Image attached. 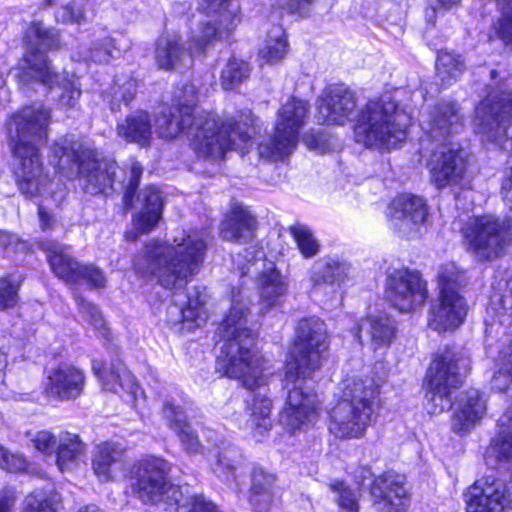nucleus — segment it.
<instances>
[{
  "label": "nucleus",
  "instance_id": "1",
  "mask_svg": "<svg viewBox=\"0 0 512 512\" xmlns=\"http://www.w3.org/2000/svg\"><path fill=\"white\" fill-rule=\"evenodd\" d=\"M328 348L326 324L317 317L301 319L285 365L284 385L288 395L279 421L290 434L305 432L318 422L322 402L309 385Z\"/></svg>",
  "mask_w": 512,
  "mask_h": 512
},
{
  "label": "nucleus",
  "instance_id": "2",
  "mask_svg": "<svg viewBox=\"0 0 512 512\" xmlns=\"http://www.w3.org/2000/svg\"><path fill=\"white\" fill-rule=\"evenodd\" d=\"M50 164L54 166L56 173L66 179L79 178L80 184L87 193L92 195L106 192L112 189L118 181L125 188L124 205L133 207V196L138 188L143 172L142 166L137 161L130 164L129 177L118 178L117 170L120 169L116 162L101 158L100 153L87 141L77 140L73 135H66L57 139L51 147Z\"/></svg>",
  "mask_w": 512,
  "mask_h": 512
},
{
  "label": "nucleus",
  "instance_id": "3",
  "mask_svg": "<svg viewBox=\"0 0 512 512\" xmlns=\"http://www.w3.org/2000/svg\"><path fill=\"white\" fill-rule=\"evenodd\" d=\"M50 122V110L39 104L23 106L6 120L16 182L28 198L40 194L49 183L40 149L48 140Z\"/></svg>",
  "mask_w": 512,
  "mask_h": 512
},
{
  "label": "nucleus",
  "instance_id": "4",
  "mask_svg": "<svg viewBox=\"0 0 512 512\" xmlns=\"http://www.w3.org/2000/svg\"><path fill=\"white\" fill-rule=\"evenodd\" d=\"M206 230L182 231L172 242L150 240L134 257L133 267L152 276L165 289L186 285L202 266L208 245Z\"/></svg>",
  "mask_w": 512,
  "mask_h": 512
},
{
  "label": "nucleus",
  "instance_id": "5",
  "mask_svg": "<svg viewBox=\"0 0 512 512\" xmlns=\"http://www.w3.org/2000/svg\"><path fill=\"white\" fill-rule=\"evenodd\" d=\"M249 303L243 290L232 291L231 308L218 327L217 333L224 343L216 359V370L254 390L267 384V376L263 373L262 357L254 348L255 334L246 326Z\"/></svg>",
  "mask_w": 512,
  "mask_h": 512
},
{
  "label": "nucleus",
  "instance_id": "6",
  "mask_svg": "<svg viewBox=\"0 0 512 512\" xmlns=\"http://www.w3.org/2000/svg\"><path fill=\"white\" fill-rule=\"evenodd\" d=\"M160 138L174 139L183 132L192 136L191 145L199 157L221 159L230 149H241L252 137L251 127L233 119L223 123L218 115L203 111L197 116L185 115L175 106H163L156 117Z\"/></svg>",
  "mask_w": 512,
  "mask_h": 512
},
{
  "label": "nucleus",
  "instance_id": "7",
  "mask_svg": "<svg viewBox=\"0 0 512 512\" xmlns=\"http://www.w3.org/2000/svg\"><path fill=\"white\" fill-rule=\"evenodd\" d=\"M25 38L28 50L20 63L22 75L18 77L22 81L35 80L52 92L60 108H73L77 104L80 95V83L75 75L57 74L44 51L58 49L60 47V35L55 28H47L42 22H33L28 27Z\"/></svg>",
  "mask_w": 512,
  "mask_h": 512
},
{
  "label": "nucleus",
  "instance_id": "8",
  "mask_svg": "<svg viewBox=\"0 0 512 512\" xmlns=\"http://www.w3.org/2000/svg\"><path fill=\"white\" fill-rule=\"evenodd\" d=\"M380 388L372 378L344 383L341 397L329 411L328 430L336 438H362L376 420Z\"/></svg>",
  "mask_w": 512,
  "mask_h": 512
},
{
  "label": "nucleus",
  "instance_id": "9",
  "mask_svg": "<svg viewBox=\"0 0 512 512\" xmlns=\"http://www.w3.org/2000/svg\"><path fill=\"white\" fill-rule=\"evenodd\" d=\"M410 117L398 108L391 95L369 100L356 118L354 136L368 148L393 149L406 138Z\"/></svg>",
  "mask_w": 512,
  "mask_h": 512
},
{
  "label": "nucleus",
  "instance_id": "10",
  "mask_svg": "<svg viewBox=\"0 0 512 512\" xmlns=\"http://www.w3.org/2000/svg\"><path fill=\"white\" fill-rule=\"evenodd\" d=\"M501 194L510 209L505 220L494 215L472 217L461 230L468 250L481 260L497 258L512 240V168L505 173Z\"/></svg>",
  "mask_w": 512,
  "mask_h": 512
},
{
  "label": "nucleus",
  "instance_id": "11",
  "mask_svg": "<svg viewBox=\"0 0 512 512\" xmlns=\"http://www.w3.org/2000/svg\"><path fill=\"white\" fill-rule=\"evenodd\" d=\"M469 369L470 360L461 351L446 349L435 357L427 371L425 408L429 414L437 415L452 407V391Z\"/></svg>",
  "mask_w": 512,
  "mask_h": 512
},
{
  "label": "nucleus",
  "instance_id": "12",
  "mask_svg": "<svg viewBox=\"0 0 512 512\" xmlns=\"http://www.w3.org/2000/svg\"><path fill=\"white\" fill-rule=\"evenodd\" d=\"M309 104L292 97L278 111L273 137L259 145L262 157L281 160L289 156L297 147L300 130L305 125Z\"/></svg>",
  "mask_w": 512,
  "mask_h": 512
},
{
  "label": "nucleus",
  "instance_id": "13",
  "mask_svg": "<svg viewBox=\"0 0 512 512\" xmlns=\"http://www.w3.org/2000/svg\"><path fill=\"white\" fill-rule=\"evenodd\" d=\"M473 127L490 142L503 146L510 141L512 149V92L491 91L476 106Z\"/></svg>",
  "mask_w": 512,
  "mask_h": 512
},
{
  "label": "nucleus",
  "instance_id": "14",
  "mask_svg": "<svg viewBox=\"0 0 512 512\" xmlns=\"http://www.w3.org/2000/svg\"><path fill=\"white\" fill-rule=\"evenodd\" d=\"M170 464L163 458L147 456L134 466L132 490L144 504H156L169 491L175 495L178 490L173 487L168 475Z\"/></svg>",
  "mask_w": 512,
  "mask_h": 512
},
{
  "label": "nucleus",
  "instance_id": "15",
  "mask_svg": "<svg viewBox=\"0 0 512 512\" xmlns=\"http://www.w3.org/2000/svg\"><path fill=\"white\" fill-rule=\"evenodd\" d=\"M216 40L219 38L204 37L201 24L199 33L192 36L190 46L186 49L178 33L166 31L156 41L155 62L159 69L167 71L186 67L191 63L193 56L202 54L206 47Z\"/></svg>",
  "mask_w": 512,
  "mask_h": 512
},
{
  "label": "nucleus",
  "instance_id": "16",
  "mask_svg": "<svg viewBox=\"0 0 512 512\" xmlns=\"http://www.w3.org/2000/svg\"><path fill=\"white\" fill-rule=\"evenodd\" d=\"M41 248L45 251L54 274L66 283L76 284L85 281L93 288L105 286L106 279L103 272L94 265L77 262L68 254L67 246L46 240L41 243Z\"/></svg>",
  "mask_w": 512,
  "mask_h": 512
},
{
  "label": "nucleus",
  "instance_id": "17",
  "mask_svg": "<svg viewBox=\"0 0 512 512\" xmlns=\"http://www.w3.org/2000/svg\"><path fill=\"white\" fill-rule=\"evenodd\" d=\"M431 182L439 189L459 185L467 169L466 152L449 142L436 144L427 162Z\"/></svg>",
  "mask_w": 512,
  "mask_h": 512
},
{
  "label": "nucleus",
  "instance_id": "18",
  "mask_svg": "<svg viewBox=\"0 0 512 512\" xmlns=\"http://www.w3.org/2000/svg\"><path fill=\"white\" fill-rule=\"evenodd\" d=\"M386 298L400 312H410L422 306L427 298L425 281L419 273L399 269L386 278Z\"/></svg>",
  "mask_w": 512,
  "mask_h": 512
},
{
  "label": "nucleus",
  "instance_id": "19",
  "mask_svg": "<svg viewBox=\"0 0 512 512\" xmlns=\"http://www.w3.org/2000/svg\"><path fill=\"white\" fill-rule=\"evenodd\" d=\"M387 215L391 228L403 236H411L426 223L429 208L423 198L412 194H401L391 201Z\"/></svg>",
  "mask_w": 512,
  "mask_h": 512
},
{
  "label": "nucleus",
  "instance_id": "20",
  "mask_svg": "<svg viewBox=\"0 0 512 512\" xmlns=\"http://www.w3.org/2000/svg\"><path fill=\"white\" fill-rule=\"evenodd\" d=\"M370 494L378 512H407L410 497L405 487V477L393 472L374 479Z\"/></svg>",
  "mask_w": 512,
  "mask_h": 512
},
{
  "label": "nucleus",
  "instance_id": "21",
  "mask_svg": "<svg viewBox=\"0 0 512 512\" xmlns=\"http://www.w3.org/2000/svg\"><path fill=\"white\" fill-rule=\"evenodd\" d=\"M317 121L326 125H343L350 120L356 108L353 91L343 85L327 87L317 101Z\"/></svg>",
  "mask_w": 512,
  "mask_h": 512
},
{
  "label": "nucleus",
  "instance_id": "22",
  "mask_svg": "<svg viewBox=\"0 0 512 512\" xmlns=\"http://www.w3.org/2000/svg\"><path fill=\"white\" fill-rule=\"evenodd\" d=\"M468 313L465 298L459 292L439 293L428 314V326L438 332H452L464 322Z\"/></svg>",
  "mask_w": 512,
  "mask_h": 512
},
{
  "label": "nucleus",
  "instance_id": "23",
  "mask_svg": "<svg viewBox=\"0 0 512 512\" xmlns=\"http://www.w3.org/2000/svg\"><path fill=\"white\" fill-rule=\"evenodd\" d=\"M463 128V117L455 102L443 101L434 106L423 119V129L436 144L449 143V138Z\"/></svg>",
  "mask_w": 512,
  "mask_h": 512
},
{
  "label": "nucleus",
  "instance_id": "24",
  "mask_svg": "<svg viewBox=\"0 0 512 512\" xmlns=\"http://www.w3.org/2000/svg\"><path fill=\"white\" fill-rule=\"evenodd\" d=\"M207 15H215L214 21L203 24V35L226 40L241 22L240 6L234 0H204L201 4Z\"/></svg>",
  "mask_w": 512,
  "mask_h": 512
},
{
  "label": "nucleus",
  "instance_id": "25",
  "mask_svg": "<svg viewBox=\"0 0 512 512\" xmlns=\"http://www.w3.org/2000/svg\"><path fill=\"white\" fill-rule=\"evenodd\" d=\"M84 386V372L73 365L64 364L49 372L45 393L61 401L74 400L82 394Z\"/></svg>",
  "mask_w": 512,
  "mask_h": 512
},
{
  "label": "nucleus",
  "instance_id": "26",
  "mask_svg": "<svg viewBox=\"0 0 512 512\" xmlns=\"http://www.w3.org/2000/svg\"><path fill=\"white\" fill-rule=\"evenodd\" d=\"M486 413V400L477 389L465 391L459 399L451 418V428L464 434L475 428Z\"/></svg>",
  "mask_w": 512,
  "mask_h": 512
},
{
  "label": "nucleus",
  "instance_id": "27",
  "mask_svg": "<svg viewBox=\"0 0 512 512\" xmlns=\"http://www.w3.org/2000/svg\"><path fill=\"white\" fill-rule=\"evenodd\" d=\"M397 325L386 314L370 315L360 319L353 333L360 343L369 342L374 349L389 346L396 337Z\"/></svg>",
  "mask_w": 512,
  "mask_h": 512
},
{
  "label": "nucleus",
  "instance_id": "28",
  "mask_svg": "<svg viewBox=\"0 0 512 512\" xmlns=\"http://www.w3.org/2000/svg\"><path fill=\"white\" fill-rule=\"evenodd\" d=\"M161 415L165 424L177 435L187 452L196 453L200 450L201 444L198 435L189 423L185 411L176 400H164Z\"/></svg>",
  "mask_w": 512,
  "mask_h": 512
},
{
  "label": "nucleus",
  "instance_id": "29",
  "mask_svg": "<svg viewBox=\"0 0 512 512\" xmlns=\"http://www.w3.org/2000/svg\"><path fill=\"white\" fill-rule=\"evenodd\" d=\"M256 218L242 205L235 204L221 223V236L224 240L248 243L255 237Z\"/></svg>",
  "mask_w": 512,
  "mask_h": 512
},
{
  "label": "nucleus",
  "instance_id": "30",
  "mask_svg": "<svg viewBox=\"0 0 512 512\" xmlns=\"http://www.w3.org/2000/svg\"><path fill=\"white\" fill-rule=\"evenodd\" d=\"M350 265L334 259H323L314 263L310 273L311 292L319 294L329 287L335 291L348 277Z\"/></svg>",
  "mask_w": 512,
  "mask_h": 512
},
{
  "label": "nucleus",
  "instance_id": "31",
  "mask_svg": "<svg viewBox=\"0 0 512 512\" xmlns=\"http://www.w3.org/2000/svg\"><path fill=\"white\" fill-rule=\"evenodd\" d=\"M92 467L100 481L114 479L125 469L124 450L114 443L98 445L93 455Z\"/></svg>",
  "mask_w": 512,
  "mask_h": 512
},
{
  "label": "nucleus",
  "instance_id": "32",
  "mask_svg": "<svg viewBox=\"0 0 512 512\" xmlns=\"http://www.w3.org/2000/svg\"><path fill=\"white\" fill-rule=\"evenodd\" d=\"M92 370L103 387L109 391L118 392V388L129 394H135L137 391L138 386L134 376L118 359L112 361L109 367H106L101 361L93 360Z\"/></svg>",
  "mask_w": 512,
  "mask_h": 512
},
{
  "label": "nucleus",
  "instance_id": "33",
  "mask_svg": "<svg viewBox=\"0 0 512 512\" xmlns=\"http://www.w3.org/2000/svg\"><path fill=\"white\" fill-rule=\"evenodd\" d=\"M141 210L134 218L135 229L141 233H149L159 222L163 210L161 191L155 186H148L138 195Z\"/></svg>",
  "mask_w": 512,
  "mask_h": 512
},
{
  "label": "nucleus",
  "instance_id": "34",
  "mask_svg": "<svg viewBox=\"0 0 512 512\" xmlns=\"http://www.w3.org/2000/svg\"><path fill=\"white\" fill-rule=\"evenodd\" d=\"M117 135L128 143H135L140 147H148L153 139V130L150 116L145 111H136L128 115L116 126Z\"/></svg>",
  "mask_w": 512,
  "mask_h": 512
},
{
  "label": "nucleus",
  "instance_id": "35",
  "mask_svg": "<svg viewBox=\"0 0 512 512\" xmlns=\"http://www.w3.org/2000/svg\"><path fill=\"white\" fill-rule=\"evenodd\" d=\"M205 303V296L195 288L194 292L188 296L186 307L177 304H172L168 307V320L173 324H186L188 329L199 327L207 320Z\"/></svg>",
  "mask_w": 512,
  "mask_h": 512
},
{
  "label": "nucleus",
  "instance_id": "36",
  "mask_svg": "<svg viewBox=\"0 0 512 512\" xmlns=\"http://www.w3.org/2000/svg\"><path fill=\"white\" fill-rule=\"evenodd\" d=\"M258 286L260 299L265 307L279 306L284 302L288 284L273 264L259 275Z\"/></svg>",
  "mask_w": 512,
  "mask_h": 512
},
{
  "label": "nucleus",
  "instance_id": "37",
  "mask_svg": "<svg viewBox=\"0 0 512 512\" xmlns=\"http://www.w3.org/2000/svg\"><path fill=\"white\" fill-rule=\"evenodd\" d=\"M85 446L79 436L69 432H60L55 450L56 465L60 471H70L76 467L84 453Z\"/></svg>",
  "mask_w": 512,
  "mask_h": 512
},
{
  "label": "nucleus",
  "instance_id": "38",
  "mask_svg": "<svg viewBox=\"0 0 512 512\" xmlns=\"http://www.w3.org/2000/svg\"><path fill=\"white\" fill-rule=\"evenodd\" d=\"M274 482V475L266 473L261 467H254L249 501L255 512H267L272 500L271 488Z\"/></svg>",
  "mask_w": 512,
  "mask_h": 512
},
{
  "label": "nucleus",
  "instance_id": "39",
  "mask_svg": "<svg viewBox=\"0 0 512 512\" xmlns=\"http://www.w3.org/2000/svg\"><path fill=\"white\" fill-rule=\"evenodd\" d=\"M436 79L442 87H448L458 81L465 70L461 55L441 50L436 59Z\"/></svg>",
  "mask_w": 512,
  "mask_h": 512
},
{
  "label": "nucleus",
  "instance_id": "40",
  "mask_svg": "<svg viewBox=\"0 0 512 512\" xmlns=\"http://www.w3.org/2000/svg\"><path fill=\"white\" fill-rule=\"evenodd\" d=\"M288 52V42L284 29L274 25L268 32L264 46L259 51L261 61L266 64L280 62Z\"/></svg>",
  "mask_w": 512,
  "mask_h": 512
},
{
  "label": "nucleus",
  "instance_id": "41",
  "mask_svg": "<svg viewBox=\"0 0 512 512\" xmlns=\"http://www.w3.org/2000/svg\"><path fill=\"white\" fill-rule=\"evenodd\" d=\"M249 410L251 422L260 434L271 429L272 401L266 393L258 392L254 394Z\"/></svg>",
  "mask_w": 512,
  "mask_h": 512
},
{
  "label": "nucleus",
  "instance_id": "42",
  "mask_svg": "<svg viewBox=\"0 0 512 512\" xmlns=\"http://www.w3.org/2000/svg\"><path fill=\"white\" fill-rule=\"evenodd\" d=\"M61 499L54 491L35 490L24 501V512H61Z\"/></svg>",
  "mask_w": 512,
  "mask_h": 512
},
{
  "label": "nucleus",
  "instance_id": "43",
  "mask_svg": "<svg viewBox=\"0 0 512 512\" xmlns=\"http://www.w3.org/2000/svg\"><path fill=\"white\" fill-rule=\"evenodd\" d=\"M512 387V339L500 351L498 370L492 378V388L505 392Z\"/></svg>",
  "mask_w": 512,
  "mask_h": 512
},
{
  "label": "nucleus",
  "instance_id": "44",
  "mask_svg": "<svg viewBox=\"0 0 512 512\" xmlns=\"http://www.w3.org/2000/svg\"><path fill=\"white\" fill-rule=\"evenodd\" d=\"M250 75V66L247 62L231 58L222 69L220 83L224 90H234L240 86Z\"/></svg>",
  "mask_w": 512,
  "mask_h": 512
},
{
  "label": "nucleus",
  "instance_id": "45",
  "mask_svg": "<svg viewBox=\"0 0 512 512\" xmlns=\"http://www.w3.org/2000/svg\"><path fill=\"white\" fill-rule=\"evenodd\" d=\"M216 458V463L213 465L214 473L218 478L229 481L241 460L240 450L229 444L217 452Z\"/></svg>",
  "mask_w": 512,
  "mask_h": 512
},
{
  "label": "nucleus",
  "instance_id": "46",
  "mask_svg": "<svg viewBox=\"0 0 512 512\" xmlns=\"http://www.w3.org/2000/svg\"><path fill=\"white\" fill-rule=\"evenodd\" d=\"M289 232L305 258L314 257L319 252L320 244L308 226L297 223L290 226Z\"/></svg>",
  "mask_w": 512,
  "mask_h": 512
},
{
  "label": "nucleus",
  "instance_id": "47",
  "mask_svg": "<svg viewBox=\"0 0 512 512\" xmlns=\"http://www.w3.org/2000/svg\"><path fill=\"white\" fill-rule=\"evenodd\" d=\"M87 0H71L60 6L55 12V19L62 24L82 25L87 21Z\"/></svg>",
  "mask_w": 512,
  "mask_h": 512
},
{
  "label": "nucleus",
  "instance_id": "48",
  "mask_svg": "<svg viewBox=\"0 0 512 512\" xmlns=\"http://www.w3.org/2000/svg\"><path fill=\"white\" fill-rule=\"evenodd\" d=\"M197 100L196 86L192 83H185L176 89L172 99V105L175 106V110L182 111L185 115H191L193 118V116H197V114L203 112H199L196 109Z\"/></svg>",
  "mask_w": 512,
  "mask_h": 512
},
{
  "label": "nucleus",
  "instance_id": "49",
  "mask_svg": "<svg viewBox=\"0 0 512 512\" xmlns=\"http://www.w3.org/2000/svg\"><path fill=\"white\" fill-rule=\"evenodd\" d=\"M500 17L493 24L495 35L506 45H512V0H496Z\"/></svg>",
  "mask_w": 512,
  "mask_h": 512
},
{
  "label": "nucleus",
  "instance_id": "50",
  "mask_svg": "<svg viewBox=\"0 0 512 512\" xmlns=\"http://www.w3.org/2000/svg\"><path fill=\"white\" fill-rule=\"evenodd\" d=\"M136 94V81L133 79L125 80L122 84L115 82L110 92L105 96V100L110 103L112 111L119 110L121 105L127 106Z\"/></svg>",
  "mask_w": 512,
  "mask_h": 512
},
{
  "label": "nucleus",
  "instance_id": "51",
  "mask_svg": "<svg viewBox=\"0 0 512 512\" xmlns=\"http://www.w3.org/2000/svg\"><path fill=\"white\" fill-rule=\"evenodd\" d=\"M115 39L110 36L95 39L87 51L85 60L95 63H108L115 58V52H118Z\"/></svg>",
  "mask_w": 512,
  "mask_h": 512
},
{
  "label": "nucleus",
  "instance_id": "52",
  "mask_svg": "<svg viewBox=\"0 0 512 512\" xmlns=\"http://www.w3.org/2000/svg\"><path fill=\"white\" fill-rule=\"evenodd\" d=\"M439 293L458 292V288L465 282L464 273L454 263H447L439 268Z\"/></svg>",
  "mask_w": 512,
  "mask_h": 512
},
{
  "label": "nucleus",
  "instance_id": "53",
  "mask_svg": "<svg viewBox=\"0 0 512 512\" xmlns=\"http://www.w3.org/2000/svg\"><path fill=\"white\" fill-rule=\"evenodd\" d=\"M21 281L20 276L13 274L0 278V311L17 304Z\"/></svg>",
  "mask_w": 512,
  "mask_h": 512
},
{
  "label": "nucleus",
  "instance_id": "54",
  "mask_svg": "<svg viewBox=\"0 0 512 512\" xmlns=\"http://www.w3.org/2000/svg\"><path fill=\"white\" fill-rule=\"evenodd\" d=\"M78 307L83 319L90 323L102 336H106V323L99 309L94 304L84 299L78 301Z\"/></svg>",
  "mask_w": 512,
  "mask_h": 512
},
{
  "label": "nucleus",
  "instance_id": "55",
  "mask_svg": "<svg viewBox=\"0 0 512 512\" xmlns=\"http://www.w3.org/2000/svg\"><path fill=\"white\" fill-rule=\"evenodd\" d=\"M330 488L333 491L339 492V505L346 509L348 512H358L359 505H358V494L344 486V483L341 481H336L330 485Z\"/></svg>",
  "mask_w": 512,
  "mask_h": 512
},
{
  "label": "nucleus",
  "instance_id": "56",
  "mask_svg": "<svg viewBox=\"0 0 512 512\" xmlns=\"http://www.w3.org/2000/svg\"><path fill=\"white\" fill-rule=\"evenodd\" d=\"M58 439L59 434L56 436L50 431L42 430L37 432L31 441L38 451L47 455H53L58 446Z\"/></svg>",
  "mask_w": 512,
  "mask_h": 512
},
{
  "label": "nucleus",
  "instance_id": "57",
  "mask_svg": "<svg viewBox=\"0 0 512 512\" xmlns=\"http://www.w3.org/2000/svg\"><path fill=\"white\" fill-rule=\"evenodd\" d=\"M0 467L9 472H20L26 468V460L19 454H12L0 445Z\"/></svg>",
  "mask_w": 512,
  "mask_h": 512
},
{
  "label": "nucleus",
  "instance_id": "58",
  "mask_svg": "<svg viewBox=\"0 0 512 512\" xmlns=\"http://www.w3.org/2000/svg\"><path fill=\"white\" fill-rule=\"evenodd\" d=\"M460 0H429L430 8L425 12V18L428 24L434 25L437 11H447L456 6Z\"/></svg>",
  "mask_w": 512,
  "mask_h": 512
},
{
  "label": "nucleus",
  "instance_id": "59",
  "mask_svg": "<svg viewBox=\"0 0 512 512\" xmlns=\"http://www.w3.org/2000/svg\"><path fill=\"white\" fill-rule=\"evenodd\" d=\"M189 512H218L216 506L202 495L191 498Z\"/></svg>",
  "mask_w": 512,
  "mask_h": 512
},
{
  "label": "nucleus",
  "instance_id": "60",
  "mask_svg": "<svg viewBox=\"0 0 512 512\" xmlns=\"http://www.w3.org/2000/svg\"><path fill=\"white\" fill-rule=\"evenodd\" d=\"M244 251L246 253L244 256L238 254L237 258L234 259V262L238 264V269L241 271L242 275H246L250 272L249 264L258 259V254H260V252H257L256 255H252L250 258H248V254L250 255L251 253L248 251V249H245Z\"/></svg>",
  "mask_w": 512,
  "mask_h": 512
},
{
  "label": "nucleus",
  "instance_id": "61",
  "mask_svg": "<svg viewBox=\"0 0 512 512\" xmlns=\"http://www.w3.org/2000/svg\"><path fill=\"white\" fill-rule=\"evenodd\" d=\"M302 141L310 150L323 151L322 137L318 134L306 133L303 135Z\"/></svg>",
  "mask_w": 512,
  "mask_h": 512
},
{
  "label": "nucleus",
  "instance_id": "62",
  "mask_svg": "<svg viewBox=\"0 0 512 512\" xmlns=\"http://www.w3.org/2000/svg\"><path fill=\"white\" fill-rule=\"evenodd\" d=\"M38 215H39V221H40V226H41L42 230L46 231L47 229L51 228L54 220L46 212V210L44 208H42V207L38 208Z\"/></svg>",
  "mask_w": 512,
  "mask_h": 512
},
{
  "label": "nucleus",
  "instance_id": "63",
  "mask_svg": "<svg viewBox=\"0 0 512 512\" xmlns=\"http://www.w3.org/2000/svg\"><path fill=\"white\" fill-rule=\"evenodd\" d=\"M359 476H356V482L359 486L364 485V480L371 477V471L369 468L361 467L358 470Z\"/></svg>",
  "mask_w": 512,
  "mask_h": 512
},
{
  "label": "nucleus",
  "instance_id": "64",
  "mask_svg": "<svg viewBox=\"0 0 512 512\" xmlns=\"http://www.w3.org/2000/svg\"><path fill=\"white\" fill-rule=\"evenodd\" d=\"M13 504V500L8 497L0 498V512H10Z\"/></svg>",
  "mask_w": 512,
  "mask_h": 512
}]
</instances>
